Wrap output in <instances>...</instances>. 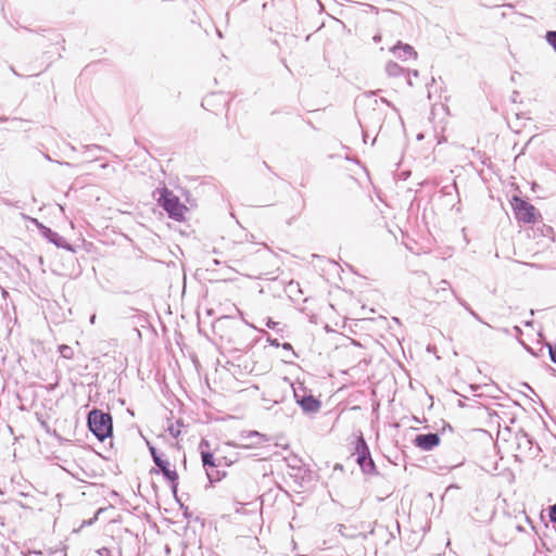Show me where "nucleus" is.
<instances>
[{
    "instance_id": "obj_1",
    "label": "nucleus",
    "mask_w": 556,
    "mask_h": 556,
    "mask_svg": "<svg viewBox=\"0 0 556 556\" xmlns=\"http://www.w3.org/2000/svg\"><path fill=\"white\" fill-rule=\"evenodd\" d=\"M153 197L156 199L159 206L166 212L170 219L176 222H182L185 219V213L188 211V207L181 203L180 199L167 187L164 186L155 189Z\"/></svg>"
},
{
    "instance_id": "obj_2",
    "label": "nucleus",
    "mask_w": 556,
    "mask_h": 556,
    "mask_svg": "<svg viewBox=\"0 0 556 556\" xmlns=\"http://www.w3.org/2000/svg\"><path fill=\"white\" fill-rule=\"evenodd\" d=\"M88 430L100 441L113 435V418L109 412L92 408L87 414Z\"/></svg>"
},
{
    "instance_id": "obj_3",
    "label": "nucleus",
    "mask_w": 556,
    "mask_h": 556,
    "mask_svg": "<svg viewBox=\"0 0 556 556\" xmlns=\"http://www.w3.org/2000/svg\"><path fill=\"white\" fill-rule=\"evenodd\" d=\"M352 456H355V462L363 475L370 477L379 476L370 448L361 431L355 439Z\"/></svg>"
},
{
    "instance_id": "obj_4",
    "label": "nucleus",
    "mask_w": 556,
    "mask_h": 556,
    "mask_svg": "<svg viewBox=\"0 0 556 556\" xmlns=\"http://www.w3.org/2000/svg\"><path fill=\"white\" fill-rule=\"evenodd\" d=\"M515 442L518 452L515 458L520 463L523 462L525 458L536 457L541 451L539 444L522 429L515 434Z\"/></svg>"
},
{
    "instance_id": "obj_5",
    "label": "nucleus",
    "mask_w": 556,
    "mask_h": 556,
    "mask_svg": "<svg viewBox=\"0 0 556 556\" xmlns=\"http://www.w3.org/2000/svg\"><path fill=\"white\" fill-rule=\"evenodd\" d=\"M511 206L515 218L519 223L535 224L541 218V214L534 205L519 197L513 198Z\"/></svg>"
},
{
    "instance_id": "obj_6",
    "label": "nucleus",
    "mask_w": 556,
    "mask_h": 556,
    "mask_svg": "<svg viewBox=\"0 0 556 556\" xmlns=\"http://www.w3.org/2000/svg\"><path fill=\"white\" fill-rule=\"evenodd\" d=\"M290 387L293 390V396L296 404L304 413L314 414L320 409V400L313 395L304 386L301 384L298 388H294L293 384L290 383Z\"/></svg>"
},
{
    "instance_id": "obj_7",
    "label": "nucleus",
    "mask_w": 556,
    "mask_h": 556,
    "mask_svg": "<svg viewBox=\"0 0 556 556\" xmlns=\"http://www.w3.org/2000/svg\"><path fill=\"white\" fill-rule=\"evenodd\" d=\"M407 81L410 86H417L418 79L425 80V87L427 89L428 98L431 100L433 97H440L442 87L438 85L435 78L431 75V72H406Z\"/></svg>"
},
{
    "instance_id": "obj_8",
    "label": "nucleus",
    "mask_w": 556,
    "mask_h": 556,
    "mask_svg": "<svg viewBox=\"0 0 556 556\" xmlns=\"http://www.w3.org/2000/svg\"><path fill=\"white\" fill-rule=\"evenodd\" d=\"M37 231L40 233L42 238H45L48 242L54 244L56 248H62L70 252H75V249L72 244H70L64 237L59 235L56 231L51 228L45 226L43 224L37 220Z\"/></svg>"
},
{
    "instance_id": "obj_9",
    "label": "nucleus",
    "mask_w": 556,
    "mask_h": 556,
    "mask_svg": "<svg viewBox=\"0 0 556 556\" xmlns=\"http://www.w3.org/2000/svg\"><path fill=\"white\" fill-rule=\"evenodd\" d=\"M49 35L50 36L47 37L43 34H38L37 33V39H36L37 47L38 46H40V47H49V50L43 52V54H49L50 56H54V55L60 56V52H59V37H60V35H58L54 31H49Z\"/></svg>"
},
{
    "instance_id": "obj_10",
    "label": "nucleus",
    "mask_w": 556,
    "mask_h": 556,
    "mask_svg": "<svg viewBox=\"0 0 556 556\" xmlns=\"http://www.w3.org/2000/svg\"><path fill=\"white\" fill-rule=\"evenodd\" d=\"M440 435L437 432H428L417 434L413 440V443L416 447L420 448L421 451L428 452L437 447L440 444Z\"/></svg>"
},
{
    "instance_id": "obj_11",
    "label": "nucleus",
    "mask_w": 556,
    "mask_h": 556,
    "mask_svg": "<svg viewBox=\"0 0 556 556\" xmlns=\"http://www.w3.org/2000/svg\"><path fill=\"white\" fill-rule=\"evenodd\" d=\"M204 446H206V447L210 446L208 441L205 440V439H203L200 442L201 459H202V465L205 468V470L207 471V469H211V468H219L220 465H222V460L220 459H216L212 452L203 451Z\"/></svg>"
},
{
    "instance_id": "obj_12",
    "label": "nucleus",
    "mask_w": 556,
    "mask_h": 556,
    "mask_svg": "<svg viewBox=\"0 0 556 556\" xmlns=\"http://www.w3.org/2000/svg\"><path fill=\"white\" fill-rule=\"evenodd\" d=\"M240 438L243 441H248V443H242L241 447L250 448L260 445L263 442L268 441L265 434L260 433L258 431H247L240 434Z\"/></svg>"
},
{
    "instance_id": "obj_13",
    "label": "nucleus",
    "mask_w": 556,
    "mask_h": 556,
    "mask_svg": "<svg viewBox=\"0 0 556 556\" xmlns=\"http://www.w3.org/2000/svg\"><path fill=\"white\" fill-rule=\"evenodd\" d=\"M392 52L397 59L402 61L417 58V52L415 49L410 45L403 43L401 41H399L397 45L392 48Z\"/></svg>"
},
{
    "instance_id": "obj_14",
    "label": "nucleus",
    "mask_w": 556,
    "mask_h": 556,
    "mask_svg": "<svg viewBox=\"0 0 556 556\" xmlns=\"http://www.w3.org/2000/svg\"><path fill=\"white\" fill-rule=\"evenodd\" d=\"M216 101H219L222 108H226L228 105V100L226 99V96L223 93L215 92H212L207 94L205 98H203L201 105L205 110H212Z\"/></svg>"
},
{
    "instance_id": "obj_15",
    "label": "nucleus",
    "mask_w": 556,
    "mask_h": 556,
    "mask_svg": "<svg viewBox=\"0 0 556 556\" xmlns=\"http://www.w3.org/2000/svg\"><path fill=\"white\" fill-rule=\"evenodd\" d=\"M163 478L169 482L172 493L174 496H176V493L178 492V473L175 469H168L165 472L162 473Z\"/></svg>"
},
{
    "instance_id": "obj_16",
    "label": "nucleus",
    "mask_w": 556,
    "mask_h": 556,
    "mask_svg": "<svg viewBox=\"0 0 556 556\" xmlns=\"http://www.w3.org/2000/svg\"><path fill=\"white\" fill-rule=\"evenodd\" d=\"M207 479L211 484L220 481L225 476L226 472L219 470L218 468H211L206 471Z\"/></svg>"
},
{
    "instance_id": "obj_17",
    "label": "nucleus",
    "mask_w": 556,
    "mask_h": 556,
    "mask_svg": "<svg viewBox=\"0 0 556 556\" xmlns=\"http://www.w3.org/2000/svg\"><path fill=\"white\" fill-rule=\"evenodd\" d=\"M155 465H156L157 469L156 468H152L150 470L151 475H153V473H155V475L163 473L166 470L170 469L169 468V462L166 460V459H161L157 463H155Z\"/></svg>"
},
{
    "instance_id": "obj_18",
    "label": "nucleus",
    "mask_w": 556,
    "mask_h": 556,
    "mask_svg": "<svg viewBox=\"0 0 556 556\" xmlns=\"http://www.w3.org/2000/svg\"><path fill=\"white\" fill-rule=\"evenodd\" d=\"M175 501L179 505V508L182 510V515L186 519H190L192 516V513L189 510L188 506H186L179 498L178 492L176 493V496H174Z\"/></svg>"
},
{
    "instance_id": "obj_19",
    "label": "nucleus",
    "mask_w": 556,
    "mask_h": 556,
    "mask_svg": "<svg viewBox=\"0 0 556 556\" xmlns=\"http://www.w3.org/2000/svg\"><path fill=\"white\" fill-rule=\"evenodd\" d=\"M182 426V422L180 420H178L176 422V425H169L168 428H167V431L169 432V434L177 439L179 435H180V427Z\"/></svg>"
},
{
    "instance_id": "obj_20",
    "label": "nucleus",
    "mask_w": 556,
    "mask_h": 556,
    "mask_svg": "<svg viewBox=\"0 0 556 556\" xmlns=\"http://www.w3.org/2000/svg\"><path fill=\"white\" fill-rule=\"evenodd\" d=\"M545 39H546L547 43L556 52V30H547L545 34Z\"/></svg>"
},
{
    "instance_id": "obj_21",
    "label": "nucleus",
    "mask_w": 556,
    "mask_h": 556,
    "mask_svg": "<svg viewBox=\"0 0 556 556\" xmlns=\"http://www.w3.org/2000/svg\"><path fill=\"white\" fill-rule=\"evenodd\" d=\"M59 350H60V353H61L62 357H64V358H72L73 350H72L71 346L62 344V345L59 346Z\"/></svg>"
},
{
    "instance_id": "obj_22",
    "label": "nucleus",
    "mask_w": 556,
    "mask_h": 556,
    "mask_svg": "<svg viewBox=\"0 0 556 556\" xmlns=\"http://www.w3.org/2000/svg\"><path fill=\"white\" fill-rule=\"evenodd\" d=\"M263 401H270L271 405L270 406H266L267 409H269L273 405L275 404H279L283 401V395L281 396H271L270 397H266L265 394L263 395L262 397Z\"/></svg>"
},
{
    "instance_id": "obj_23",
    "label": "nucleus",
    "mask_w": 556,
    "mask_h": 556,
    "mask_svg": "<svg viewBox=\"0 0 556 556\" xmlns=\"http://www.w3.org/2000/svg\"><path fill=\"white\" fill-rule=\"evenodd\" d=\"M148 447H149V452L151 454V457H152L154 464L157 463L159 460L163 459L161 457V455L157 453V450H156L155 446H153L150 443H148Z\"/></svg>"
},
{
    "instance_id": "obj_24",
    "label": "nucleus",
    "mask_w": 556,
    "mask_h": 556,
    "mask_svg": "<svg viewBox=\"0 0 556 556\" xmlns=\"http://www.w3.org/2000/svg\"><path fill=\"white\" fill-rule=\"evenodd\" d=\"M547 349H548V354H549V358L551 361L556 364V345L552 344V343H547L546 344Z\"/></svg>"
},
{
    "instance_id": "obj_25",
    "label": "nucleus",
    "mask_w": 556,
    "mask_h": 556,
    "mask_svg": "<svg viewBox=\"0 0 556 556\" xmlns=\"http://www.w3.org/2000/svg\"><path fill=\"white\" fill-rule=\"evenodd\" d=\"M265 325H266V327H267V328L273 329V330H276L277 332L281 331V329H278V328H277V326L279 325V323L274 321L270 317H267V318H266Z\"/></svg>"
},
{
    "instance_id": "obj_26",
    "label": "nucleus",
    "mask_w": 556,
    "mask_h": 556,
    "mask_svg": "<svg viewBox=\"0 0 556 556\" xmlns=\"http://www.w3.org/2000/svg\"><path fill=\"white\" fill-rule=\"evenodd\" d=\"M280 346H281L285 351L290 352L292 357H295V358H296V357H299V355L294 352V350H293V348H292L291 343H289V342H285V343H281V344H280Z\"/></svg>"
},
{
    "instance_id": "obj_27",
    "label": "nucleus",
    "mask_w": 556,
    "mask_h": 556,
    "mask_svg": "<svg viewBox=\"0 0 556 556\" xmlns=\"http://www.w3.org/2000/svg\"><path fill=\"white\" fill-rule=\"evenodd\" d=\"M548 516H549V520L553 523H556V504L549 506Z\"/></svg>"
},
{
    "instance_id": "obj_28",
    "label": "nucleus",
    "mask_w": 556,
    "mask_h": 556,
    "mask_svg": "<svg viewBox=\"0 0 556 556\" xmlns=\"http://www.w3.org/2000/svg\"><path fill=\"white\" fill-rule=\"evenodd\" d=\"M263 333L267 336V342L269 343V345L275 346V348L280 346V343L277 339L271 338L266 331H263Z\"/></svg>"
},
{
    "instance_id": "obj_29",
    "label": "nucleus",
    "mask_w": 556,
    "mask_h": 556,
    "mask_svg": "<svg viewBox=\"0 0 556 556\" xmlns=\"http://www.w3.org/2000/svg\"><path fill=\"white\" fill-rule=\"evenodd\" d=\"M97 554H98L99 556H112V552H111V549H110V548H108V547H101V548H99V549L97 551Z\"/></svg>"
},
{
    "instance_id": "obj_30",
    "label": "nucleus",
    "mask_w": 556,
    "mask_h": 556,
    "mask_svg": "<svg viewBox=\"0 0 556 556\" xmlns=\"http://www.w3.org/2000/svg\"><path fill=\"white\" fill-rule=\"evenodd\" d=\"M553 232H554V231H553V228H552V227H549V226H545V225L543 226L542 235H543L544 237H548V236L553 235Z\"/></svg>"
},
{
    "instance_id": "obj_31",
    "label": "nucleus",
    "mask_w": 556,
    "mask_h": 556,
    "mask_svg": "<svg viewBox=\"0 0 556 556\" xmlns=\"http://www.w3.org/2000/svg\"><path fill=\"white\" fill-rule=\"evenodd\" d=\"M386 70H399V71H402V70H405L404 67H400L396 63H393V62H389Z\"/></svg>"
},
{
    "instance_id": "obj_32",
    "label": "nucleus",
    "mask_w": 556,
    "mask_h": 556,
    "mask_svg": "<svg viewBox=\"0 0 556 556\" xmlns=\"http://www.w3.org/2000/svg\"><path fill=\"white\" fill-rule=\"evenodd\" d=\"M1 12H2L3 17L8 21V23L11 26H13V21L8 20L7 15H5L4 1L1 2Z\"/></svg>"
},
{
    "instance_id": "obj_33",
    "label": "nucleus",
    "mask_w": 556,
    "mask_h": 556,
    "mask_svg": "<svg viewBox=\"0 0 556 556\" xmlns=\"http://www.w3.org/2000/svg\"><path fill=\"white\" fill-rule=\"evenodd\" d=\"M457 301L458 303L466 309V311H469L471 307L468 305V303L466 301H464L463 299H459L457 298Z\"/></svg>"
},
{
    "instance_id": "obj_34",
    "label": "nucleus",
    "mask_w": 556,
    "mask_h": 556,
    "mask_svg": "<svg viewBox=\"0 0 556 556\" xmlns=\"http://www.w3.org/2000/svg\"><path fill=\"white\" fill-rule=\"evenodd\" d=\"M468 312H469V314H470L475 319H477V320H478V321H480V323H483V320L481 319V317H480V316H479V315H478V314H477L472 308H470Z\"/></svg>"
},
{
    "instance_id": "obj_35",
    "label": "nucleus",
    "mask_w": 556,
    "mask_h": 556,
    "mask_svg": "<svg viewBox=\"0 0 556 556\" xmlns=\"http://www.w3.org/2000/svg\"><path fill=\"white\" fill-rule=\"evenodd\" d=\"M298 463H301V459H298L296 457L293 459L292 464H289L291 468H300Z\"/></svg>"
},
{
    "instance_id": "obj_36",
    "label": "nucleus",
    "mask_w": 556,
    "mask_h": 556,
    "mask_svg": "<svg viewBox=\"0 0 556 556\" xmlns=\"http://www.w3.org/2000/svg\"><path fill=\"white\" fill-rule=\"evenodd\" d=\"M37 420L39 421L40 426H41L42 428H45V429L47 430V432H48V431H49V428H48L47 422H46L45 420L39 419V418H37Z\"/></svg>"
},
{
    "instance_id": "obj_37",
    "label": "nucleus",
    "mask_w": 556,
    "mask_h": 556,
    "mask_svg": "<svg viewBox=\"0 0 556 556\" xmlns=\"http://www.w3.org/2000/svg\"><path fill=\"white\" fill-rule=\"evenodd\" d=\"M518 96H519V92H518V91H516V90H515V91H513V94H511V101H513V102H517V98H518Z\"/></svg>"
},
{
    "instance_id": "obj_38",
    "label": "nucleus",
    "mask_w": 556,
    "mask_h": 556,
    "mask_svg": "<svg viewBox=\"0 0 556 556\" xmlns=\"http://www.w3.org/2000/svg\"><path fill=\"white\" fill-rule=\"evenodd\" d=\"M16 25L17 27H23V25L20 23L18 20H13V25ZM24 29H27V26H24Z\"/></svg>"
},
{
    "instance_id": "obj_39",
    "label": "nucleus",
    "mask_w": 556,
    "mask_h": 556,
    "mask_svg": "<svg viewBox=\"0 0 556 556\" xmlns=\"http://www.w3.org/2000/svg\"><path fill=\"white\" fill-rule=\"evenodd\" d=\"M22 218L24 219H28L30 223L35 224V218H31V217H27L25 216L24 214H21Z\"/></svg>"
},
{
    "instance_id": "obj_40",
    "label": "nucleus",
    "mask_w": 556,
    "mask_h": 556,
    "mask_svg": "<svg viewBox=\"0 0 556 556\" xmlns=\"http://www.w3.org/2000/svg\"><path fill=\"white\" fill-rule=\"evenodd\" d=\"M514 330H515L518 334H520V333H521V329H520L518 326H515V327H514Z\"/></svg>"
},
{
    "instance_id": "obj_41",
    "label": "nucleus",
    "mask_w": 556,
    "mask_h": 556,
    "mask_svg": "<svg viewBox=\"0 0 556 556\" xmlns=\"http://www.w3.org/2000/svg\"><path fill=\"white\" fill-rule=\"evenodd\" d=\"M36 555H37V556H42V555H43V553H42L41 551H38V549H37Z\"/></svg>"
},
{
    "instance_id": "obj_42",
    "label": "nucleus",
    "mask_w": 556,
    "mask_h": 556,
    "mask_svg": "<svg viewBox=\"0 0 556 556\" xmlns=\"http://www.w3.org/2000/svg\"><path fill=\"white\" fill-rule=\"evenodd\" d=\"M532 324H533V321H532V320H530V321H526V323H525V325H526V326H531Z\"/></svg>"
},
{
    "instance_id": "obj_43",
    "label": "nucleus",
    "mask_w": 556,
    "mask_h": 556,
    "mask_svg": "<svg viewBox=\"0 0 556 556\" xmlns=\"http://www.w3.org/2000/svg\"><path fill=\"white\" fill-rule=\"evenodd\" d=\"M213 263H214L215 265H219V264H220V262H219L218 260H213Z\"/></svg>"
},
{
    "instance_id": "obj_44",
    "label": "nucleus",
    "mask_w": 556,
    "mask_h": 556,
    "mask_svg": "<svg viewBox=\"0 0 556 556\" xmlns=\"http://www.w3.org/2000/svg\"><path fill=\"white\" fill-rule=\"evenodd\" d=\"M374 39H375L376 41H378V40H380V37H379V36H375V37H374Z\"/></svg>"
},
{
    "instance_id": "obj_45",
    "label": "nucleus",
    "mask_w": 556,
    "mask_h": 556,
    "mask_svg": "<svg viewBox=\"0 0 556 556\" xmlns=\"http://www.w3.org/2000/svg\"><path fill=\"white\" fill-rule=\"evenodd\" d=\"M94 318H96V316H92V317L90 318V321H91V323H93V321H94Z\"/></svg>"
},
{
    "instance_id": "obj_46",
    "label": "nucleus",
    "mask_w": 556,
    "mask_h": 556,
    "mask_svg": "<svg viewBox=\"0 0 556 556\" xmlns=\"http://www.w3.org/2000/svg\"><path fill=\"white\" fill-rule=\"evenodd\" d=\"M372 102H374L375 104H378V100H377V99H374V100H372Z\"/></svg>"
}]
</instances>
